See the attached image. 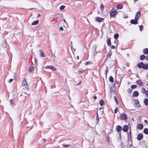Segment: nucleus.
<instances>
[{
	"instance_id": "f257e3e1",
	"label": "nucleus",
	"mask_w": 148,
	"mask_h": 148,
	"mask_svg": "<svg viewBox=\"0 0 148 148\" xmlns=\"http://www.w3.org/2000/svg\"><path fill=\"white\" fill-rule=\"evenodd\" d=\"M118 13L116 10L114 8H113L110 11V17L115 18Z\"/></svg>"
},
{
	"instance_id": "f03ea898",
	"label": "nucleus",
	"mask_w": 148,
	"mask_h": 148,
	"mask_svg": "<svg viewBox=\"0 0 148 148\" xmlns=\"http://www.w3.org/2000/svg\"><path fill=\"white\" fill-rule=\"evenodd\" d=\"M137 66L139 69L142 68L143 69L147 70L145 64H144L143 62L138 63L137 64Z\"/></svg>"
},
{
	"instance_id": "7ed1b4c3",
	"label": "nucleus",
	"mask_w": 148,
	"mask_h": 148,
	"mask_svg": "<svg viewBox=\"0 0 148 148\" xmlns=\"http://www.w3.org/2000/svg\"><path fill=\"white\" fill-rule=\"evenodd\" d=\"M120 119L121 120H126L127 118L126 115L124 113H122L120 116Z\"/></svg>"
},
{
	"instance_id": "20e7f679",
	"label": "nucleus",
	"mask_w": 148,
	"mask_h": 148,
	"mask_svg": "<svg viewBox=\"0 0 148 148\" xmlns=\"http://www.w3.org/2000/svg\"><path fill=\"white\" fill-rule=\"evenodd\" d=\"M104 18H101L100 17H96L95 20L97 22L101 23L104 21Z\"/></svg>"
},
{
	"instance_id": "39448f33",
	"label": "nucleus",
	"mask_w": 148,
	"mask_h": 148,
	"mask_svg": "<svg viewBox=\"0 0 148 148\" xmlns=\"http://www.w3.org/2000/svg\"><path fill=\"white\" fill-rule=\"evenodd\" d=\"M128 125H125L123 126L122 130L124 132H127L128 130Z\"/></svg>"
},
{
	"instance_id": "423d86ee",
	"label": "nucleus",
	"mask_w": 148,
	"mask_h": 148,
	"mask_svg": "<svg viewBox=\"0 0 148 148\" xmlns=\"http://www.w3.org/2000/svg\"><path fill=\"white\" fill-rule=\"evenodd\" d=\"M143 138V135L142 133L139 134L137 137V139L138 140H140Z\"/></svg>"
},
{
	"instance_id": "0eeeda50",
	"label": "nucleus",
	"mask_w": 148,
	"mask_h": 148,
	"mask_svg": "<svg viewBox=\"0 0 148 148\" xmlns=\"http://www.w3.org/2000/svg\"><path fill=\"white\" fill-rule=\"evenodd\" d=\"M140 16V12H138L136 14L135 16V18L137 19L138 21Z\"/></svg>"
},
{
	"instance_id": "6e6552de",
	"label": "nucleus",
	"mask_w": 148,
	"mask_h": 148,
	"mask_svg": "<svg viewBox=\"0 0 148 148\" xmlns=\"http://www.w3.org/2000/svg\"><path fill=\"white\" fill-rule=\"evenodd\" d=\"M138 20L135 19H135H132L130 21V22L132 24H136L138 23Z\"/></svg>"
},
{
	"instance_id": "1a4fd4ad",
	"label": "nucleus",
	"mask_w": 148,
	"mask_h": 148,
	"mask_svg": "<svg viewBox=\"0 0 148 148\" xmlns=\"http://www.w3.org/2000/svg\"><path fill=\"white\" fill-rule=\"evenodd\" d=\"M136 127L138 129L141 130L143 128V126L142 124L139 123L137 124Z\"/></svg>"
},
{
	"instance_id": "9d476101",
	"label": "nucleus",
	"mask_w": 148,
	"mask_h": 148,
	"mask_svg": "<svg viewBox=\"0 0 148 148\" xmlns=\"http://www.w3.org/2000/svg\"><path fill=\"white\" fill-rule=\"evenodd\" d=\"M122 129L121 127L119 125H117L116 127V129L117 132H121L122 130Z\"/></svg>"
},
{
	"instance_id": "9b49d317",
	"label": "nucleus",
	"mask_w": 148,
	"mask_h": 148,
	"mask_svg": "<svg viewBox=\"0 0 148 148\" xmlns=\"http://www.w3.org/2000/svg\"><path fill=\"white\" fill-rule=\"evenodd\" d=\"M139 95V93L137 91H134L132 94V96L133 97H137Z\"/></svg>"
},
{
	"instance_id": "f8f14e48",
	"label": "nucleus",
	"mask_w": 148,
	"mask_h": 148,
	"mask_svg": "<svg viewBox=\"0 0 148 148\" xmlns=\"http://www.w3.org/2000/svg\"><path fill=\"white\" fill-rule=\"evenodd\" d=\"M123 5L121 4H119L117 5L116 6V8L118 10L121 9L123 8Z\"/></svg>"
},
{
	"instance_id": "ddd939ff",
	"label": "nucleus",
	"mask_w": 148,
	"mask_h": 148,
	"mask_svg": "<svg viewBox=\"0 0 148 148\" xmlns=\"http://www.w3.org/2000/svg\"><path fill=\"white\" fill-rule=\"evenodd\" d=\"M28 85V84L25 79H24L22 82V86H26Z\"/></svg>"
},
{
	"instance_id": "4468645a",
	"label": "nucleus",
	"mask_w": 148,
	"mask_h": 148,
	"mask_svg": "<svg viewBox=\"0 0 148 148\" xmlns=\"http://www.w3.org/2000/svg\"><path fill=\"white\" fill-rule=\"evenodd\" d=\"M107 43L108 45L109 46L111 45V38H108L107 40Z\"/></svg>"
},
{
	"instance_id": "2eb2a0df",
	"label": "nucleus",
	"mask_w": 148,
	"mask_h": 148,
	"mask_svg": "<svg viewBox=\"0 0 148 148\" xmlns=\"http://www.w3.org/2000/svg\"><path fill=\"white\" fill-rule=\"evenodd\" d=\"M111 55L112 51L111 50H110L108 52V54H107L106 58L107 59L108 57L109 58H110V56Z\"/></svg>"
},
{
	"instance_id": "dca6fc26",
	"label": "nucleus",
	"mask_w": 148,
	"mask_h": 148,
	"mask_svg": "<svg viewBox=\"0 0 148 148\" xmlns=\"http://www.w3.org/2000/svg\"><path fill=\"white\" fill-rule=\"evenodd\" d=\"M40 56L42 57H45V55L44 53V52L43 51L41 50H40Z\"/></svg>"
},
{
	"instance_id": "f3484780",
	"label": "nucleus",
	"mask_w": 148,
	"mask_h": 148,
	"mask_svg": "<svg viewBox=\"0 0 148 148\" xmlns=\"http://www.w3.org/2000/svg\"><path fill=\"white\" fill-rule=\"evenodd\" d=\"M143 52L144 54H148V49L145 48L143 50Z\"/></svg>"
},
{
	"instance_id": "a211bd4d",
	"label": "nucleus",
	"mask_w": 148,
	"mask_h": 148,
	"mask_svg": "<svg viewBox=\"0 0 148 148\" xmlns=\"http://www.w3.org/2000/svg\"><path fill=\"white\" fill-rule=\"evenodd\" d=\"M38 23V21L37 20L35 21H34L32 22V23L31 25H37Z\"/></svg>"
},
{
	"instance_id": "6ab92c4d",
	"label": "nucleus",
	"mask_w": 148,
	"mask_h": 148,
	"mask_svg": "<svg viewBox=\"0 0 148 148\" xmlns=\"http://www.w3.org/2000/svg\"><path fill=\"white\" fill-rule=\"evenodd\" d=\"M144 104L146 105H148V99L147 98H145L144 101Z\"/></svg>"
},
{
	"instance_id": "aec40b11",
	"label": "nucleus",
	"mask_w": 148,
	"mask_h": 148,
	"mask_svg": "<svg viewBox=\"0 0 148 148\" xmlns=\"http://www.w3.org/2000/svg\"><path fill=\"white\" fill-rule=\"evenodd\" d=\"M109 82L113 83L114 82V79L113 77L112 76H110L109 78Z\"/></svg>"
},
{
	"instance_id": "412c9836",
	"label": "nucleus",
	"mask_w": 148,
	"mask_h": 148,
	"mask_svg": "<svg viewBox=\"0 0 148 148\" xmlns=\"http://www.w3.org/2000/svg\"><path fill=\"white\" fill-rule=\"evenodd\" d=\"M136 83L138 85L140 86H141L142 85V82L140 80H137Z\"/></svg>"
},
{
	"instance_id": "4be33fe9",
	"label": "nucleus",
	"mask_w": 148,
	"mask_h": 148,
	"mask_svg": "<svg viewBox=\"0 0 148 148\" xmlns=\"http://www.w3.org/2000/svg\"><path fill=\"white\" fill-rule=\"evenodd\" d=\"M92 64V62L91 61H88L84 63L85 65L86 66L87 65H89V64Z\"/></svg>"
},
{
	"instance_id": "5701e85b",
	"label": "nucleus",
	"mask_w": 148,
	"mask_h": 148,
	"mask_svg": "<svg viewBox=\"0 0 148 148\" xmlns=\"http://www.w3.org/2000/svg\"><path fill=\"white\" fill-rule=\"evenodd\" d=\"M135 103L136 104V106L138 107H139L140 106V105L139 104V102L137 100H135Z\"/></svg>"
},
{
	"instance_id": "b1692460",
	"label": "nucleus",
	"mask_w": 148,
	"mask_h": 148,
	"mask_svg": "<svg viewBox=\"0 0 148 148\" xmlns=\"http://www.w3.org/2000/svg\"><path fill=\"white\" fill-rule=\"evenodd\" d=\"M143 133L145 134H148V129L147 128H145L143 130Z\"/></svg>"
},
{
	"instance_id": "393cba45",
	"label": "nucleus",
	"mask_w": 148,
	"mask_h": 148,
	"mask_svg": "<svg viewBox=\"0 0 148 148\" xmlns=\"http://www.w3.org/2000/svg\"><path fill=\"white\" fill-rule=\"evenodd\" d=\"M100 105L102 106L103 105H104V103L103 100H100L99 103Z\"/></svg>"
},
{
	"instance_id": "a878e982",
	"label": "nucleus",
	"mask_w": 148,
	"mask_h": 148,
	"mask_svg": "<svg viewBox=\"0 0 148 148\" xmlns=\"http://www.w3.org/2000/svg\"><path fill=\"white\" fill-rule=\"evenodd\" d=\"M34 68L33 66L30 67L29 68V72H32V71L34 70Z\"/></svg>"
},
{
	"instance_id": "bb28decb",
	"label": "nucleus",
	"mask_w": 148,
	"mask_h": 148,
	"mask_svg": "<svg viewBox=\"0 0 148 148\" xmlns=\"http://www.w3.org/2000/svg\"><path fill=\"white\" fill-rule=\"evenodd\" d=\"M145 58V56L144 55H142L140 56V59L141 60H143Z\"/></svg>"
},
{
	"instance_id": "cd10ccee",
	"label": "nucleus",
	"mask_w": 148,
	"mask_h": 148,
	"mask_svg": "<svg viewBox=\"0 0 148 148\" xmlns=\"http://www.w3.org/2000/svg\"><path fill=\"white\" fill-rule=\"evenodd\" d=\"M127 136L128 138H130L131 136V129H130V132L127 133Z\"/></svg>"
},
{
	"instance_id": "c85d7f7f",
	"label": "nucleus",
	"mask_w": 148,
	"mask_h": 148,
	"mask_svg": "<svg viewBox=\"0 0 148 148\" xmlns=\"http://www.w3.org/2000/svg\"><path fill=\"white\" fill-rule=\"evenodd\" d=\"M50 69L51 70L53 71H56V68L53 66H52Z\"/></svg>"
},
{
	"instance_id": "c756f323",
	"label": "nucleus",
	"mask_w": 148,
	"mask_h": 148,
	"mask_svg": "<svg viewBox=\"0 0 148 148\" xmlns=\"http://www.w3.org/2000/svg\"><path fill=\"white\" fill-rule=\"evenodd\" d=\"M141 90L142 92L143 93H145L146 91L145 89L143 87L141 89Z\"/></svg>"
},
{
	"instance_id": "7c9ffc66",
	"label": "nucleus",
	"mask_w": 148,
	"mask_h": 148,
	"mask_svg": "<svg viewBox=\"0 0 148 148\" xmlns=\"http://www.w3.org/2000/svg\"><path fill=\"white\" fill-rule=\"evenodd\" d=\"M114 100H115V101L116 102V103L117 104H118V102L117 100L116 97L115 96H114Z\"/></svg>"
},
{
	"instance_id": "2f4dec72",
	"label": "nucleus",
	"mask_w": 148,
	"mask_h": 148,
	"mask_svg": "<svg viewBox=\"0 0 148 148\" xmlns=\"http://www.w3.org/2000/svg\"><path fill=\"white\" fill-rule=\"evenodd\" d=\"M119 36V35L118 34H115L114 35V38L115 39H117L118 38V37Z\"/></svg>"
},
{
	"instance_id": "473e14b6",
	"label": "nucleus",
	"mask_w": 148,
	"mask_h": 148,
	"mask_svg": "<svg viewBox=\"0 0 148 148\" xmlns=\"http://www.w3.org/2000/svg\"><path fill=\"white\" fill-rule=\"evenodd\" d=\"M100 8L101 10H103L104 9V7L102 4H101Z\"/></svg>"
},
{
	"instance_id": "72a5a7b5",
	"label": "nucleus",
	"mask_w": 148,
	"mask_h": 148,
	"mask_svg": "<svg viewBox=\"0 0 148 148\" xmlns=\"http://www.w3.org/2000/svg\"><path fill=\"white\" fill-rule=\"evenodd\" d=\"M96 119L97 120V121L98 122L99 120V118L97 112L96 113Z\"/></svg>"
},
{
	"instance_id": "f704fd0d",
	"label": "nucleus",
	"mask_w": 148,
	"mask_h": 148,
	"mask_svg": "<svg viewBox=\"0 0 148 148\" xmlns=\"http://www.w3.org/2000/svg\"><path fill=\"white\" fill-rule=\"evenodd\" d=\"M65 8V6L64 5H62L60 6V10H64Z\"/></svg>"
},
{
	"instance_id": "c9c22d12",
	"label": "nucleus",
	"mask_w": 148,
	"mask_h": 148,
	"mask_svg": "<svg viewBox=\"0 0 148 148\" xmlns=\"http://www.w3.org/2000/svg\"><path fill=\"white\" fill-rule=\"evenodd\" d=\"M51 66H52V65L47 66H46L45 67V69H51Z\"/></svg>"
},
{
	"instance_id": "e433bc0d",
	"label": "nucleus",
	"mask_w": 148,
	"mask_h": 148,
	"mask_svg": "<svg viewBox=\"0 0 148 148\" xmlns=\"http://www.w3.org/2000/svg\"><path fill=\"white\" fill-rule=\"evenodd\" d=\"M137 87V86L136 85H133L131 86V88L132 89H135Z\"/></svg>"
},
{
	"instance_id": "4c0bfd02",
	"label": "nucleus",
	"mask_w": 148,
	"mask_h": 148,
	"mask_svg": "<svg viewBox=\"0 0 148 148\" xmlns=\"http://www.w3.org/2000/svg\"><path fill=\"white\" fill-rule=\"evenodd\" d=\"M127 92L129 93H131L132 92V89H131V88H129L128 90H127Z\"/></svg>"
},
{
	"instance_id": "58836bf2",
	"label": "nucleus",
	"mask_w": 148,
	"mask_h": 148,
	"mask_svg": "<svg viewBox=\"0 0 148 148\" xmlns=\"http://www.w3.org/2000/svg\"><path fill=\"white\" fill-rule=\"evenodd\" d=\"M10 102L11 105H13L14 104V101H13L12 100H10Z\"/></svg>"
},
{
	"instance_id": "ea45409f",
	"label": "nucleus",
	"mask_w": 148,
	"mask_h": 148,
	"mask_svg": "<svg viewBox=\"0 0 148 148\" xmlns=\"http://www.w3.org/2000/svg\"><path fill=\"white\" fill-rule=\"evenodd\" d=\"M143 29V26L142 25H140V31H142Z\"/></svg>"
},
{
	"instance_id": "a19ab883",
	"label": "nucleus",
	"mask_w": 148,
	"mask_h": 148,
	"mask_svg": "<svg viewBox=\"0 0 148 148\" xmlns=\"http://www.w3.org/2000/svg\"><path fill=\"white\" fill-rule=\"evenodd\" d=\"M62 145L65 147H69L70 146V145H68V144H63Z\"/></svg>"
},
{
	"instance_id": "79ce46f5",
	"label": "nucleus",
	"mask_w": 148,
	"mask_h": 148,
	"mask_svg": "<svg viewBox=\"0 0 148 148\" xmlns=\"http://www.w3.org/2000/svg\"><path fill=\"white\" fill-rule=\"evenodd\" d=\"M118 111V108H116L114 110V113L115 114Z\"/></svg>"
},
{
	"instance_id": "37998d69",
	"label": "nucleus",
	"mask_w": 148,
	"mask_h": 148,
	"mask_svg": "<svg viewBox=\"0 0 148 148\" xmlns=\"http://www.w3.org/2000/svg\"><path fill=\"white\" fill-rule=\"evenodd\" d=\"M78 71L80 73H82L84 71L82 69H79Z\"/></svg>"
},
{
	"instance_id": "c03bdc74",
	"label": "nucleus",
	"mask_w": 148,
	"mask_h": 148,
	"mask_svg": "<svg viewBox=\"0 0 148 148\" xmlns=\"http://www.w3.org/2000/svg\"><path fill=\"white\" fill-rule=\"evenodd\" d=\"M106 71L105 74H106V75H107V73L108 72V67L107 66H106Z\"/></svg>"
},
{
	"instance_id": "a18cd8bd",
	"label": "nucleus",
	"mask_w": 148,
	"mask_h": 148,
	"mask_svg": "<svg viewBox=\"0 0 148 148\" xmlns=\"http://www.w3.org/2000/svg\"><path fill=\"white\" fill-rule=\"evenodd\" d=\"M145 93L146 96L148 97V90H147Z\"/></svg>"
},
{
	"instance_id": "49530a36",
	"label": "nucleus",
	"mask_w": 148,
	"mask_h": 148,
	"mask_svg": "<svg viewBox=\"0 0 148 148\" xmlns=\"http://www.w3.org/2000/svg\"><path fill=\"white\" fill-rule=\"evenodd\" d=\"M111 48L112 49H115L116 48V47L115 46L112 45L111 46Z\"/></svg>"
},
{
	"instance_id": "de8ad7c7",
	"label": "nucleus",
	"mask_w": 148,
	"mask_h": 148,
	"mask_svg": "<svg viewBox=\"0 0 148 148\" xmlns=\"http://www.w3.org/2000/svg\"><path fill=\"white\" fill-rule=\"evenodd\" d=\"M13 79H10L9 80L8 82L9 83H11L13 81Z\"/></svg>"
},
{
	"instance_id": "09e8293b",
	"label": "nucleus",
	"mask_w": 148,
	"mask_h": 148,
	"mask_svg": "<svg viewBox=\"0 0 148 148\" xmlns=\"http://www.w3.org/2000/svg\"><path fill=\"white\" fill-rule=\"evenodd\" d=\"M60 30L62 31H63V28L61 27H60Z\"/></svg>"
},
{
	"instance_id": "8fccbe9b",
	"label": "nucleus",
	"mask_w": 148,
	"mask_h": 148,
	"mask_svg": "<svg viewBox=\"0 0 148 148\" xmlns=\"http://www.w3.org/2000/svg\"><path fill=\"white\" fill-rule=\"evenodd\" d=\"M145 64L146 66L147 70L148 69V63H146Z\"/></svg>"
},
{
	"instance_id": "3c124183",
	"label": "nucleus",
	"mask_w": 148,
	"mask_h": 148,
	"mask_svg": "<svg viewBox=\"0 0 148 148\" xmlns=\"http://www.w3.org/2000/svg\"><path fill=\"white\" fill-rule=\"evenodd\" d=\"M146 60L148 61V55L146 56L145 58Z\"/></svg>"
},
{
	"instance_id": "603ef678",
	"label": "nucleus",
	"mask_w": 148,
	"mask_h": 148,
	"mask_svg": "<svg viewBox=\"0 0 148 148\" xmlns=\"http://www.w3.org/2000/svg\"><path fill=\"white\" fill-rule=\"evenodd\" d=\"M144 122L146 124H147L148 123V121L147 120H144Z\"/></svg>"
},
{
	"instance_id": "864d4df0",
	"label": "nucleus",
	"mask_w": 148,
	"mask_h": 148,
	"mask_svg": "<svg viewBox=\"0 0 148 148\" xmlns=\"http://www.w3.org/2000/svg\"><path fill=\"white\" fill-rule=\"evenodd\" d=\"M128 17V16H127V15H125L124 17V18H127Z\"/></svg>"
},
{
	"instance_id": "5fc2aeb1",
	"label": "nucleus",
	"mask_w": 148,
	"mask_h": 148,
	"mask_svg": "<svg viewBox=\"0 0 148 148\" xmlns=\"http://www.w3.org/2000/svg\"><path fill=\"white\" fill-rule=\"evenodd\" d=\"M93 98L95 99H96L97 98V97L96 96H95L93 97Z\"/></svg>"
},
{
	"instance_id": "6e6d98bb",
	"label": "nucleus",
	"mask_w": 148,
	"mask_h": 148,
	"mask_svg": "<svg viewBox=\"0 0 148 148\" xmlns=\"http://www.w3.org/2000/svg\"><path fill=\"white\" fill-rule=\"evenodd\" d=\"M46 141V140L45 139H43V141L44 142H45V141Z\"/></svg>"
},
{
	"instance_id": "4d7b16f0",
	"label": "nucleus",
	"mask_w": 148,
	"mask_h": 148,
	"mask_svg": "<svg viewBox=\"0 0 148 148\" xmlns=\"http://www.w3.org/2000/svg\"><path fill=\"white\" fill-rule=\"evenodd\" d=\"M81 81H80L79 83L77 84V85H78L80 84H81Z\"/></svg>"
},
{
	"instance_id": "13d9d810",
	"label": "nucleus",
	"mask_w": 148,
	"mask_h": 148,
	"mask_svg": "<svg viewBox=\"0 0 148 148\" xmlns=\"http://www.w3.org/2000/svg\"><path fill=\"white\" fill-rule=\"evenodd\" d=\"M77 60H79V57L78 56H77Z\"/></svg>"
},
{
	"instance_id": "bf43d9fd",
	"label": "nucleus",
	"mask_w": 148,
	"mask_h": 148,
	"mask_svg": "<svg viewBox=\"0 0 148 148\" xmlns=\"http://www.w3.org/2000/svg\"><path fill=\"white\" fill-rule=\"evenodd\" d=\"M35 63H37V60L36 59H35Z\"/></svg>"
},
{
	"instance_id": "052dcab7",
	"label": "nucleus",
	"mask_w": 148,
	"mask_h": 148,
	"mask_svg": "<svg viewBox=\"0 0 148 148\" xmlns=\"http://www.w3.org/2000/svg\"><path fill=\"white\" fill-rule=\"evenodd\" d=\"M40 16V14H38V15L37 17H39Z\"/></svg>"
},
{
	"instance_id": "680f3d73",
	"label": "nucleus",
	"mask_w": 148,
	"mask_h": 148,
	"mask_svg": "<svg viewBox=\"0 0 148 148\" xmlns=\"http://www.w3.org/2000/svg\"><path fill=\"white\" fill-rule=\"evenodd\" d=\"M16 77H15L14 78V79L15 80H16Z\"/></svg>"
},
{
	"instance_id": "e2e57ef3",
	"label": "nucleus",
	"mask_w": 148,
	"mask_h": 148,
	"mask_svg": "<svg viewBox=\"0 0 148 148\" xmlns=\"http://www.w3.org/2000/svg\"><path fill=\"white\" fill-rule=\"evenodd\" d=\"M134 0V1H138V0Z\"/></svg>"
},
{
	"instance_id": "0e129e2a",
	"label": "nucleus",
	"mask_w": 148,
	"mask_h": 148,
	"mask_svg": "<svg viewBox=\"0 0 148 148\" xmlns=\"http://www.w3.org/2000/svg\"><path fill=\"white\" fill-rule=\"evenodd\" d=\"M64 21L65 22H66V21H65V20H64Z\"/></svg>"
}]
</instances>
